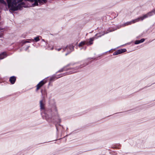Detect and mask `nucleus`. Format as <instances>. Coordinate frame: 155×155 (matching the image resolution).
I'll return each instance as SVG.
<instances>
[{
  "mask_svg": "<svg viewBox=\"0 0 155 155\" xmlns=\"http://www.w3.org/2000/svg\"><path fill=\"white\" fill-rule=\"evenodd\" d=\"M8 6L10 10L16 11L19 9L21 7L22 0H6Z\"/></svg>",
  "mask_w": 155,
  "mask_h": 155,
  "instance_id": "nucleus-1",
  "label": "nucleus"
},
{
  "mask_svg": "<svg viewBox=\"0 0 155 155\" xmlns=\"http://www.w3.org/2000/svg\"><path fill=\"white\" fill-rule=\"evenodd\" d=\"M154 14H155V9L153 10L151 12H148L147 14L143 15L142 16L134 20L131 21L126 22V25H130L140 21H142L144 19L147 18L149 17L152 16Z\"/></svg>",
  "mask_w": 155,
  "mask_h": 155,
  "instance_id": "nucleus-2",
  "label": "nucleus"
},
{
  "mask_svg": "<svg viewBox=\"0 0 155 155\" xmlns=\"http://www.w3.org/2000/svg\"><path fill=\"white\" fill-rule=\"evenodd\" d=\"M101 35L97 37L96 38L95 37H94L92 38H91L89 39V41L86 42V45H91L93 44V41L95 39L97 38L98 37H101Z\"/></svg>",
  "mask_w": 155,
  "mask_h": 155,
  "instance_id": "nucleus-3",
  "label": "nucleus"
},
{
  "mask_svg": "<svg viewBox=\"0 0 155 155\" xmlns=\"http://www.w3.org/2000/svg\"><path fill=\"white\" fill-rule=\"evenodd\" d=\"M126 51V49H122L118 50L113 53V55H115L122 53Z\"/></svg>",
  "mask_w": 155,
  "mask_h": 155,
  "instance_id": "nucleus-4",
  "label": "nucleus"
},
{
  "mask_svg": "<svg viewBox=\"0 0 155 155\" xmlns=\"http://www.w3.org/2000/svg\"><path fill=\"white\" fill-rule=\"evenodd\" d=\"M46 82V81L42 80L40 81L37 86V90H38L43 84Z\"/></svg>",
  "mask_w": 155,
  "mask_h": 155,
  "instance_id": "nucleus-5",
  "label": "nucleus"
},
{
  "mask_svg": "<svg viewBox=\"0 0 155 155\" xmlns=\"http://www.w3.org/2000/svg\"><path fill=\"white\" fill-rule=\"evenodd\" d=\"M40 108L41 110H44L45 108L44 105L45 103L43 101H41L40 102Z\"/></svg>",
  "mask_w": 155,
  "mask_h": 155,
  "instance_id": "nucleus-6",
  "label": "nucleus"
},
{
  "mask_svg": "<svg viewBox=\"0 0 155 155\" xmlns=\"http://www.w3.org/2000/svg\"><path fill=\"white\" fill-rule=\"evenodd\" d=\"M7 56V54L5 52H3L0 54V59H2Z\"/></svg>",
  "mask_w": 155,
  "mask_h": 155,
  "instance_id": "nucleus-7",
  "label": "nucleus"
},
{
  "mask_svg": "<svg viewBox=\"0 0 155 155\" xmlns=\"http://www.w3.org/2000/svg\"><path fill=\"white\" fill-rule=\"evenodd\" d=\"M15 80L16 78L14 76L10 78V81L12 84H14L15 81Z\"/></svg>",
  "mask_w": 155,
  "mask_h": 155,
  "instance_id": "nucleus-8",
  "label": "nucleus"
},
{
  "mask_svg": "<svg viewBox=\"0 0 155 155\" xmlns=\"http://www.w3.org/2000/svg\"><path fill=\"white\" fill-rule=\"evenodd\" d=\"M145 40V39L144 38L141 39L140 40H137L135 42V44H138L140 43L143 42Z\"/></svg>",
  "mask_w": 155,
  "mask_h": 155,
  "instance_id": "nucleus-9",
  "label": "nucleus"
},
{
  "mask_svg": "<svg viewBox=\"0 0 155 155\" xmlns=\"http://www.w3.org/2000/svg\"><path fill=\"white\" fill-rule=\"evenodd\" d=\"M85 44H86V42L85 41H82L79 44V47H81L84 45Z\"/></svg>",
  "mask_w": 155,
  "mask_h": 155,
  "instance_id": "nucleus-10",
  "label": "nucleus"
},
{
  "mask_svg": "<svg viewBox=\"0 0 155 155\" xmlns=\"http://www.w3.org/2000/svg\"><path fill=\"white\" fill-rule=\"evenodd\" d=\"M34 39L36 42L40 40L39 37L38 36L35 38Z\"/></svg>",
  "mask_w": 155,
  "mask_h": 155,
  "instance_id": "nucleus-11",
  "label": "nucleus"
},
{
  "mask_svg": "<svg viewBox=\"0 0 155 155\" xmlns=\"http://www.w3.org/2000/svg\"><path fill=\"white\" fill-rule=\"evenodd\" d=\"M0 3L3 4L5 5H6V2L4 0H0Z\"/></svg>",
  "mask_w": 155,
  "mask_h": 155,
  "instance_id": "nucleus-12",
  "label": "nucleus"
},
{
  "mask_svg": "<svg viewBox=\"0 0 155 155\" xmlns=\"http://www.w3.org/2000/svg\"><path fill=\"white\" fill-rule=\"evenodd\" d=\"M38 1L39 2L41 3L45 2V0H38Z\"/></svg>",
  "mask_w": 155,
  "mask_h": 155,
  "instance_id": "nucleus-13",
  "label": "nucleus"
},
{
  "mask_svg": "<svg viewBox=\"0 0 155 155\" xmlns=\"http://www.w3.org/2000/svg\"><path fill=\"white\" fill-rule=\"evenodd\" d=\"M3 35V33L2 32V30L0 29V37H1Z\"/></svg>",
  "mask_w": 155,
  "mask_h": 155,
  "instance_id": "nucleus-14",
  "label": "nucleus"
},
{
  "mask_svg": "<svg viewBox=\"0 0 155 155\" xmlns=\"http://www.w3.org/2000/svg\"><path fill=\"white\" fill-rule=\"evenodd\" d=\"M22 42H23V44H25V43L26 42H29V41H22Z\"/></svg>",
  "mask_w": 155,
  "mask_h": 155,
  "instance_id": "nucleus-15",
  "label": "nucleus"
},
{
  "mask_svg": "<svg viewBox=\"0 0 155 155\" xmlns=\"http://www.w3.org/2000/svg\"><path fill=\"white\" fill-rule=\"evenodd\" d=\"M56 49L58 51H59L61 49V48H58V49L56 48Z\"/></svg>",
  "mask_w": 155,
  "mask_h": 155,
  "instance_id": "nucleus-16",
  "label": "nucleus"
},
{
  "mask_svg": "<svg viewBox=\"0 0 155 155\" xmlns=\"http://www.w3.org/2000/svg\"><path fill=\"white\" fill-rule=\"evenodd\" d=\"M53 48L52 47L51 48V50H53Z\"/></svg>",
  "mask_w": 155,
  "mask_h": 155,
  "instance_id": "nucleus-17",
  "label": "nucleus"
},
{
  "mask_svg": "<svg viewBox=\"0 0 155 155\" xmlns=\"http://www.w3.org/2000/svg\"><path fill=\"white\" fill-rule=\"evenodd\" d=\"M98 35V34H97L96 35V36H97V35Z\"/></svg>",
  "mask_w": 155,
  "mask_h": 155,
  "instance_id": "nucleus-18",
  "label": "nucleus"
}]
</instances>
